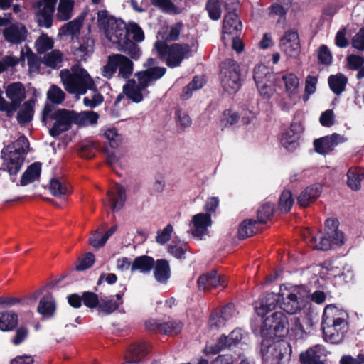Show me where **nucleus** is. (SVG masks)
<instances>
[{
	"mask_svg": "<svg viewBox=\"0 0 364 364\" xmlns=\"http://www.w3.org/2000/svg\"><path fill=\"white\" fill-rule=\"evenodd\" d=\"M279 296L269 293L261 299L259 306H255L258 319L252 322V328L255 333L263 337L261 352L264 364H285L289 359V344L279 339L287 333V320L282 312L277 311L267 316L276 306Z\"/></svg>",
	"mask_w": 364,
	"mask_h": 364,
	"instance_id": "nucleus-1",
	"label": "nucleus"
},
{
	"mask_svg": "<svg viewBox=\"0 0 364 364\" xmlns=\"http://www.w3.org/2000/svg\"><path fill=\"white\" fill-rule=\"evenodd\" d=\"M97 24L105 38L117 49L127 52L134 60L140 58V49L127 37V25L123 21L116 19L106 10H101L97 12Z\"/></svg>",
	"mask_w": 364,
	"mask_h": 364,
	"instance_id": "nucleus-2",
	"label": "nucleus"
},
{
	"mask_svg": "<svg viewBox=\"0 0 364 364\" xmlns=\"http://www.w3.org/2000/svg\"><path fill=\"white\" fill-rule=\"evenodd\" d=\"M146 70L136 74L137 82L134 80L129 81L123 87V92L132 102L139 103L144 97L149 95L147 87L152 86L166 73V69L156 65L155 60L149 58L144 63Z\"/></svg>",
	"mask_w": 364,
	"mask_h": 364,
	"instance_id": "nucleus-3",
	"label": "nucleus"
},
{
	"mask_svg": "<svg viewBox=\"0 0 364 364\" xmlns=\"http://www.w3.org/2000/svg\"><path fill=\"white\" fill-rule=\"evenodd\" d=\"M348 314L334 305L325 307L322 319L324 338L331 343H339L348 331Z\"/></svg>",
	"mask_w": 364,
	"mask_h": 364,
	"instance_id": "nucleus-4",
	"label": "nucleus"
},
{
	"mask_svg": "<svg viewBox=\"0 0 364 364\" xmlns=\"http://www.w3.org/2000/svg\"><path fill=\"white\" fill-rule=\"evenodd\" d=\"M60 76L65 90L77 96L85 95L87 90L95 87L89 73L78 65L72 66L70 70H62Z\"/></svg>",
	"mask_w": 364,
	"mask_h": 364,
	"instance_id": "nucleus-5",
	"label": "nucleus"
},
{
	"mask_svg": "<svg viewBox=\"0 0 364 364\" xmlns=\"http://www.w3.org/2000/svg\"><path fill=\"white\" fill-rule=\"evenodd\" d=\"M28 148V139L24 136H21L14 143L4 147L1 151L4 168H0V171L6 169L12 181H15V176L21 169Z\"/></svg>",
	"mask_w": 364,
	"mask_h": 364,
	"instance_id": "nucleus-6",
	"label": "nucleus"
},
{
	"mask_svg": "<svg viewBox=\"0 0 364 364\" xmlns=\"http://www.w3.org/2000/svg\"><path fill=\"white\" fill-rule=\"evenodd\" d=\"M304 237L312 248L318 250H328L333 245L341 246L345 243L344 235L338 228V221L333 218L326 220L325 232H319V241L309 230L304 234Z\"/></svg>",
	"mask_w": 364,
	"mask_h": 364,
	"instance_id": "nucleus-7",
	"label": "nucleus"
},
{
	"mask_svg": "<svg viewBox=\"0 0 364 364\" xmlns=\"http://www.w3.org/2000/svg\"><path fill=\"white\" fill-rule=\"evenodd\" d=\"M134 70L133 62L122 54H113L107 58V63L102 68V75L110 79L118 71V77L127 80L131 77Z\"/></svg>",
	"mask_w": 364,
	"mask_h": 364,
	"instance_id": "nucleus-8",
	"label": "nucleus"
},
{
	"mask_svg": "<svg viewBox=\"0 0 364 364\" xmlns=\"http://www.w3.org/2000/svg\"><path fill=\"white\" fill-rule=\"evenodd\" d=\"M154 46L159 56L171 68L178 66L183 59L191 55V50L188 45L173 44L168 47L164 41L158 40Z\"/></svg>",
	"mask_w": 364,
	"mask_h": 364,
	"instance_id": "nucleus-9",
	"label": "nucleus"
},
{
	"mask_svg": "<svg viewBox=\"0 0 364 364\" xmlns=\"http://www.w3.org/2000/svg\"><path fill=\"white\" fill-rule=\"evenodd\" d=\"M220 81L226 92L231 95L239 90L241 85L239 66L233 60H228L222 63Z\"/></svg>",
	"mask_w": 364,
	"mask_h": 364,
	"instance_id": "nucleus-10",
	"label": "nucleus"
},
{
	"mask_svg": "<svg viewBox=\"0 0 364 364\" xmlns=\"http://www.w3.org/2000/svg\"><path fill=\"white\" fill-rule=\"evenodd\" d=\"M51 118L55 122L49 132L53 137L59 136L70 129L73 124H75V112L73 110L58 109L51 115Z\"/></svg>",
	"mask_w": 364,
	"mask_h": 364,
	"instance_id": "nucleus-11",
	"label": "nucleus"
},
{
	"mask_svg": "<svg viewBox=\"0 0 364 364\" xmlns=\"http://www.w3.org/2000/svg\"><path fill=\"white\" fill-rule=\"evenodd\" d=\"M6 95L11 100V102L6 101V105H3V111L6 112L9 117H11L14 114L21 102L26 98V90L22 83L14 82L7 86Z\"/></svg>",
	"mask_w": 364,
	"mask_h": 364,
	"instance_id": "nucleus-12",
	"label": "nucleus"
},
{
	"mask_svg": "<svg viewBox=\"0 0 364 364\" xmlns=\"http://www.w3.org/2000/svg\"><path fill=\"white\" fill-rule=\"evenodd\" d=\"M57 0H38L33 4L38 25L50 28L53 24V15Z\"/></svg>",
	"mask_w": 364,
	"mask_h": 364,
	"instance_id": "nucleus-13",
	"label": "nucleus"
},
{
	"mask_svg": "<svg viewBox=\"0 0 364 364\" xmlns=\"http://www.w3.org/2000/svg\"><path fill=\"white\" fill-rule=\"evenodd\" d=\"M212 225L211 215L208 213H200L193 216L190 223V230L193 237L204 239L208 234V228Z\"/></svg>",
	"mask_w": 364,
	"mask_h": 364,
	"instance_id": "nucleus-14",
	"label": "nucleus"
},
{
	"mask_svg": "<svg viewBox=\"0 0 364 364\" xmlns=\"http://www.w3.org/2000/svg\"><path fill=\"white\" fill-rule=\"evenodd\" d=\"M244 338V333L241 329L232 331L228 336H222L219 338L216 345L208 344L205 348L207 354H216L226 347L237 344Z\"/></svg>",
	"mask_w": 364,
	"mask_h": 364,
	"instance_id": "nucleus-15",
	"label": "nucleus"
},
{
	"mask_svg": "<svg viewBox=\"0 0 364 364\" xmlns=\"http://www.w3.org/2000/svg\"><path fill=\"white\" fill-rule=\"evenodd\" d=\"M300 124L294 123L290 127L282 133L280 142L284 149L289 152H294L299 146V139L301 132Z\"/></svg>",
	"mask_w": 364,
	"mask_h": 364,
	"instance_id": "nucleus-16",
	"label": "nucleus"
},
{
	"mask_svg": "<svg viewBox=\"0 0 364 364\" xmlns=\"http://www.w3.org/2000/svg\"><path fill=\"white\" fill-rule=\"evenodd\" d=\"M107 200H103L105 205H109L114 212L120 210L126 200L124 188L119 183H115L108 190Z\"/></svg>",
	"mask_w": 364,
	"mask_h": 364,
	"instance_id": "nucleus-17",
	"label": "nucleus"
},
{
	"mask_svg": "<svg viewBox=\"0 0 364 364\" xmlns=\"http://www.w3.org/2000/svg\"><path fill=\"white\" fill-rule=\"evenodd\" d=\"M197 283L198 289L203 291H209L218 287H226V281L224 277L214 270L200 275Z\"/></svg>",
	"mask_w": 364,
	"mask_h": 364,
	"instance_id": "nucleus-18",
	"label": "nucleus"
},
{
	"mask_svg": "<svg viewBox=\"0 0 364 364\" xmlns=\"http://www.w3.org/2000/svg\"><path fill=\"white\" fill-rule=\"evenodd\" d=\"M307 301V298L295 293H290L287 296H284V294H282L280 307L287 314H294L303 309Z\"/></svg>",
	"mask_w": 364,
	"mask_h": 364,
	"instance_id": "nucleus-19",
	"label": "nucleus"
},
{
	"mask_svg": "<svg viewBox=\"0 0 364 364\" xmlns=\"http://www.w3.org/2000/svg\"><path fill=\"white\" fill-rule=\"evenodd\" d=\"M280 48L287 55L296 57L299 53V38L297 32L289 30L280 39Z\"/></svg>",
	"mask_w": 364,
	"mask_h": 364,
	"instance_id": "nucleus-20",
	"label": "nucleus"
},
{
	"mask_svg": "<svg viewBox=\"0 0 364 364\" xmlns=\"http://www.w3.org/2000/svg\"><path fill=\"white\" fill-rule=\"evenodd\" d=\"M3 36L8 43L18 45L26 39L27 29L21 23H11L3 30Z\"/></svg>",
	"mask_w": 364,
	"mask_h": 364,
	"instance_id": "nucleus-21",
	"label": "nucleus"
},
{
	"mask_svg": "<svg viewBox=\"0 0 364 364\" xmlns=\"http://www.w3.org/2000/svg\"><path fill=\"white\" fill-rule=\"evenodd\" d=\"M344 141V136L335 133L315 140L314 144L317 153L325 155L333 151L339 144Z\"/></svg>",
	"mask_w": 364,
	"mask_h": 364,
	"instance_id": "nucleus-22",
	"label": "nucleus"
},
{
	"mask_svg": "<svg viewBox=\"0 0 364 364\" xmlns=\"http://www.w3.org/2000/svg\"><path fill=\"white\" fill-rule=\"evenodd\" d=\"M73 53L77 61L85 60L94 51V41L89 37H83L72 45Z\"/></svg>",
	"mask_w": 364,
	"mask_h": 364,
	"instance_id": "nucleus-23",
	"label": "nucleus"
},
{
	"mask_svg": "<svg viewBox=\"0 0 364 364\" xmlns=\"http://www.w3.org/2000/svg\"><path fill=\"white\" fill-rule=\"evenodd\" d=\"M326 356L323 346L316 345L309 348L300 355V361L302 364H325L324 358Z\"/></svg>",
	"mask_w": 364,
	"mask_h": 364,
	"instance_id": "nucleus-24",
	"label": "nucleus"
},
{
	"mask_svg": "<svg viewBox=\"0 0 364 364\" xmlns=\"http://www.w3.org/2000/svg\"><path fill=\"white\" fill-rule=\"evenodd\" d=\"M282 80L284 84L285 92L290 100H295L299 98L300 93L299 80L292 73H284Z\"/></svg>",
	"mask_w": 364,
	"mask_h": 364,
	"instance_id": "nucleus-25",
	"label": "nucleus"
},
{
	"mask_svg": "<svg viewBox=\"0 0 364 364\" xmlns=\"http://www.w3.org/2000/svg\"><path fill=\"white\" fill-rule=\"evenodd\" d=\"M322 185L314 183L304 190L297 198V203L301 207H306L314 202L322 192Z\"/></svg>",
	"mask_w": 364,
	"mask_h": 364,
	"instance_id": "nucleus-26",
	"label": "nucleus"
},
{
	"mask_svg": "<svg viewBox=\"0 0 364 364\" xmlns=\"http://www.w3.org/2000/svg\"><path fill=\"white\" fill-rule=\"evenodd\" d=\"M148 344L144 341L135 342L130 345L125 355L129 363H136L147 353Z\"/></svg>",
	"mask_w": 364,
	"mask_h": 364,
	"instance_id": "nucleus-27",
	"label": "nucleus"
},
{
	"mask_svg": "<svg viewBox=\"0 0 364 364\" xmlns=\"http://www.w3.org/2000/svg\"><path fill=\"white\" fill-rule=\"evenodd\" d=\"M122 294L118 293L115 295H111L109 296H101L99 304V311L107 314L114 312L121 304H122Z\"/></svg>",
	"mask_w": 364,
	"mask_h": 364,
	"instance_id": "nucleus-28",
	"label": "nucleus"
},
{
	"mask_svg": "<svg viewBox=\"0 0 364 364\" xmlns=\"http://www.w3.org/2000/svg\"><path fill=\"white\" fill-rule=\"evenodd\" d=\"M154 276L157 282L165 284L171 276L168 262L165 259H159L154 262Z\"/></svg>",
	"mask_w": 364,
	"mask_h": 364,
	"instance_id": "nucleus-29",
	"label": "nucleus"
},
{
	"mask_svg": "<svg viewBox=\"0 0 364 364\" xmlns=\"http://www.w3.org/2000/svg\"><path fill=\"white\" fill-rule=\"evenodd\" d=\"M346 184L352 190L360 188L361 183L364 179V169L358 167L350 168L346 173Z\"/></svg>",
	"mask_w": 364,
	"mask_h": 364,
	"instance_id": "nucleus-30",
	"label": "nucleus"
},
{
	"mask_svg": "<svg viewBox=\"0 0 364 364\" xmlns=\"http://www.w3.org/2000/svg\"><path fill=\"white\" fill-rule=\"evenodd\" d=\"M56 309L55 301L51 294H48L41 299L37 311L45 318L53 316Z\"/></svg>",
	"mask_w": 364,
	"mask_h": 364,
	"instance_id": "nucleus-31",
	"label": "nucleus"
},
{
	"mask_svg": "<svg viewBox=\"0 0 364 364\" xmlns=\"http://www.w3.org/2000/svg\"><path fill=\"white\" fill-rule=\"evenodd\" d=\"M242 28L241 21L238 19L235 12L228 13L223 20V33L224 34H233L240 31Z\"/></svg>",
	"mask_w": 364,
	"mask_h": 364,
	"instance_id": "nucleus-32",
	"label": "nucleus"
},
{
	"mask_svg": "<svg viewBox=\"0 0 364 364\" xmlns=\"http://www.w3.org/2000/svg\"><path fill=\"white\" fill-rule=\"evenodd\" d=\"M41 171V165L40 163H33L30 165L21 176L20 181L21 186H26L30 183L38 180Z\"/></svg>",
	"mask_w": 364,
	"mask_h": 364,
	"instance_id": "nucleus-33",
	"label": "nucleus"
},
{
	"mask_svg": "<svg viewBox=\"0 0 364 364\" xmlns=\"http://www.w3.org/2000/svg\"><path fill=\"white\" fill-rule=\"evenodd\" d=\"M74 0H60L57 8L56 17L60 21H67L72 17Z\"/></svg>",
	"mask_w": 364,
	"mask_h": 364,
	"instance_id": "nucleus-34",
	"label": "nucleus"
},
{
	"mask_svg": "<svg viewBox=\"0 0 364 364\" xmlns=\"http://www.w3.org/2000/svg\"><path fill=\"white\" fill-rule=\"evenodd\" d=\"M154 260L149 256H141L136 257L132 262L131 270L132 272L138 270L142 273L149 272L153 269Z\"/></svg>",
	"mask_w": 364,
	"mask_h": 364,
	"instance_id": "nucleus-35",
	"label": "nucleus"
},
{
	"mask_svg": "<svg viewBox=\"0 0 364 364\" xmlns=\"http://www.w3.org/2000/svg\"><path fill=\"white\" fill-rule=\"evenodd\" d=\"M35 100L33 99L26 101L20 108L17 115L18 122L21 124L28 123L33 119Z\"/></svg>",
	"mask_w": 364,
	"mask_h": 364,
	"instance_id": "nucleus-36",
	"label": "nucleus"
},
{
	"mask_svg": "<svg viewBox=\"0 0 364 364\" xmlns=\"http://www.w3.org/2000/svg\"><path fill=\"white\" fill-rule=\"evenodd\" d=\"M99 119L97 113L93 111L75 112V124L82 127L95 124Z\"/></svg>",
	"mask_w": 364,
	"mask_h": 364,
	"instance_id": "nucleus-37",
	"label": "nucleus"
},
{
	"mask_svg": "<svg viewBox=\"0 0 364 364\" xmlns=\"http://www.w3.org/2000/svg\"><path fill=\"white\" fill-rule=\"evenodd\" d=\"M49 191L50 194L56 198H60L70 193L68 184L63 180L56 178L50 179Z\"/></svg>",
	"mask_w": 364,
	"mask_h": 364,
	"instance_id": "nucleus-38",
	"label": "nucleus"
},
{
	"mask_svg": "<svg viewBox=\"0 0 364 364\" xmlns=\"http://www.w3.org/2000/svg\"><path fill=\"white\" fill-rule=\"evenodd\" d=\"M272 69L263 64H259L254 69V80L255 84L272 80Z\"/></svg>",
	"mask_w": 364,
	"mask_h": 364,
	"instance_id": "nucleus-39",
	"label": "nucleus"
},
{
	"mask_svg": "<svg viewBox=\"0 0 364 364\" xmlns=\"http://www.w3.org/2000/svg\"><path fill=\"white\" fill-rule=\"evenodd\" d=\"M347 82V78L342 74L331 75L328 80L330 89L336 95H340L344 91Z\"/></svg>",
	"mask_w": 364,
	"mask_h": 364,
	"instance_id": "nucleus-40",
	"label": "nucleus"
},
{
	"mask_svg": "<svg viewBox=\"0 0 364 364\" xmlns=\"http://www.w3.org/2000/svg\"><path fill=\"white\" fill-rule=\"evenodd\" d=\"M18 323L17 315L12 311H6L0 314V330L3 331L13 329Z\"/></svg>",
	"mask_w": 364,
	"mask_h": 364,
	"instance_id": "nucleus-41",
	"label": "nucleus"
},
{
	"mask_svg": "<svg viewBox=\"0 0 364 364\" xmlns=\"http://www.w3.org/2000/svg\"><path fill=\"white\" fill-rule=\"evenodd\" d=\"M20 60L23 63L27 61L30 71L36 72L38 70L39 61L36 55L26 46L21 49Z\"/></svg>",
	"mask_w": 364,
	"mask_h": 364,
	"instance_id": "nucleus-42",
	"label": "nucleus"
},
{
	"mask_svg": "<svg viewBox=\"0 0 364 364\" xmlns=\"http://www.w3.org/2000/svg\"><path fill=\"white\" fill-rule=\"evenodd\" d=\"M188 250V245L184 241L173 240L168 246V252L177 259H183Z\"/></svg>",
	"mask_w": 364,
	"mask_h": 364,
	"instance_id": "nucleus-43",
	"label": "nucleus"
},
{
	"mask_svg": "<svg viewBox=\"0 0 364 364\" xmlns=\"http://www.w3.org/2000/svg\"><path fill=\"white\" fill-rule=\"evenodd\" d=\"M82 26V21L80 19H75L64 24L59 32L61 36H70L73 39L80 33Z\"/></svg>",
	"mask_w": 364,
	"mask_h": 364,
	"instance_id": "nucleus-44",
	"label": "nucleus"
},
{
	"mask_svg": "<svg viewBox=\"0 0 364 364\" xmlns=\"http://www.w3.org/2000/svg\"><path fill=\"white\" fill-rule=\"evenodd\" d=\"M274 205L270 202L263 203L257 210V220L259 223H266L273 215Z\"/></svg>",
	"mask_w": 364,
	"mask_h": 364,
	"instance_id": "nucleus-45",
	"label": "nucleus"
},
{
	"mask_svg": "<svg viewBox=\"0 0 364 364\" xmlns=\"http://www.w3.org/2000/svg\"><path fill=\"white\" fill-rule=\"evenodd\" d=\"M205 80L201 76L195 77L193 80L183 89L182 97L188 99L192 95V92L198 90L203 87Z\"/></svg>",
	"mask_w": 364,
	"mask_h": 364,
	"instance_id": "nucleus-46",
	"label": "nucleus"
},
{
	"mask_svg": "<svg viewBox=\"0 0 364 364\" xmlns=\"http://www.w3.org/2000/svg\"><path fill=\"white\" fill-rule=\"evenodd\" d=\"M181 26L179 24H176L171 27L162 28L158 33V35L165 41H175L180 34Z\"/></svg>",
	"mask_w": 364,
	"mask_h": 364,
	"instance_id": "nucleus-47",
	"label": "nucleus"
},
{
	"mask_svg": "<svg viewBox=\"0 0 364 364\" xmlns=\"http://www.w3.org/2000/svg\"><path fill=\"white\" fill-rule=\"evenodd\" d=\"M256 86L259 95L264 100L270 99L276 92L273 80L256 84Z\"/></svg>",
	"mask_w": 364,
	"mask_h": 364,
	"instance_id": "nucleus-48",
	"label": "nucleus"
},
{
	"mask_svg": "<svg viewBox=\"0 0 364 364\" xmlns=\"http://www.w3.org/2000/svg\"><path fill=\"white\" fill-rule=\"evenodd\" d=\"M238 114L231 109L225 110L220 117V126L223 128L228 127L235 124L239 120Z\"/></svg>",
	"mask_w": 364,
	"mask_h": 364,
	"instance_id": "nucleus-49",
	"label": "nucleus"
},
{
	"mask_svg": "<svg viewBox=\"0 0 364 364\" xmlns=\"http://www.w3.org/2000/svg\"><path fill=\"white\" fill-rule=\"evenodd\" d=\"M92 92L83 99L85 106L90 108H95L100 105L104 101L103 96L95 87L92 90Z\"/></svg>",
	"mask_w": 364,
	"mask_h": 364,
	"instance_id": "nucleus-50",
	"label": "nucleus"
},
{
	"mask_svg": "<svg viewBox=\"0 0 364 364\" xmlns=\"http://www.w3.org/2000/svg\"><path fill=\"white\" fill-rule=\"evenodd\" d=\"M183 323L178 320L170 321L163 323L161 333L166 335H176L181 332Z\"/></svg>",
	"mask_w": 364,
	"mask_h": 364,
	"instance_id": "nucleus-51",
	"label": "nucleus"
},
{
	"mask_svg": "<svg viewBox=\"0 0 364 364\" xmlns=\"http://www.w3.org/2000/svg\"><path fill=\"white\" fill-rule=\"evenodd\" d=\"M63 55L59 50H53L44 56L43 62L49 67L55 68L60 67L62 63Z\"/></svg>",
	"mask_w": 364,
	"mask_h": 364,
	"instance_id": "nucleus-52",
	"label": "nucleus"
},
{
	"mask_svg": "<svg viewBox=\"0 0 364 364\" xmlns=\"http://www.w3.org/2000/svg\"><path fill=\"white\" fill-rule=\"evenodd\" d=\"M256 221L253 220H245L240 225L238 229L239 237L242 239L252 236L254 232V225Z\"/></svg>",
	"mask_w": 364,
	"mask_h": 364,
	"instance_id": "nucleus-53",
	"label": "nucleus"
},
{
	"mask_svg": "<svg viewBox=\"0 0 364 364\" xmlns=\"http://www.w3.org/2000/svg\"><path fill=\"white\" fill-rule=\"evenodd\" d=\"M47 97L53 104H60L65 99L64 92L58 86L52 85L48 92Z\"/></svg>",
	"mask_w": 364,
	"mask_h": 364,
	"instance_id": "nucleus-54",
	"label": "nucleus"
},
{
	"mask_svg": "<svg viewBox=\"0 0 364 364\" xmlns=\"http://www.w3.org/2000/svg\"><path fill=\"white\" fill-rule=\"evenodd\" d=\"M36 47L39 53H43L53 47V41L47 35H41L36 41Z\"/></svg>",
	"mask_w": 364,
	"mask_h": 364,
	"instance_id": "nucleus-55",
	"label": "nucleus"
},
{
	"mask_svg": "<svg viewBox=\"0 0 364 364\" xmlns=\"http://www.w3.org/2000/svg\"><path fill=\"white\" fill-rule=\"evenodd\" d=\"M294 204L292 193L289 190H284L279 198V208L283 212H288Z\"/></svg>",
	"mask_w": 364,
	"mask_h": 364,
	"instance_id": "nucleus-56",
	"label": "nucleus"
},
{
	"mask_svg": "<svg viewBox=\"0 0 364 364\" xmlns=\"http://www.w3.org/2000/svg\"><path fill=\"white\" fill-rule=\"evenodd\" d=\"M104 136L109 141V145L112 148L117 147L122 141L121 135L118 134L117 129L114 127L105 129Z\"/></svg>",
	"mask_w": 364,
	"mask_h": 364,
	"instance_id": "nucleus-57",
	"label": "nucleus"
},
{
	"mask_svg": "<svg viewBox=\"0 0 364 364\" xmlns=\"http://www.w3.org/2000/svg\"><path fill=\"white\" fill-rule=\"evenodd\" d=\"M131 36L133 41L136 43L144 40V33L142 29L135 23L127 25V36Z\"/></svg>",
	"mask_w": 364,
	"mask_h": 364,
	"instance_id": "nucleus-58",
	"label": "nucleus"
},
{
	"mask_svg": "<svg viewBox=\"0 0 364 364\" xmlns=\"http://www.w3.org/2000/svg\"><path fill=\"white\" fill-rule=\"evenodd\" d=\"M318 79L316 77L308 75L305 81V95L302 99L304 102H307L309 99V95L314 94L316 90V85Z\"/></svg>",
	"mask_w": 364,
	"mask_h": 364,
	"instance_id": "nucleus-59",
	"label": "nucleus"
},
{
	"mask_svg": "<svg viewBox=\"0 0 364 364\" xmlns=\"http://www.w3.org/2000/svg\"><path fill=\"white\" fill-rule=\"evenodd\" d=\"M117 227L116 225L110 228L106 233L101 237L100 242H97V237L95 235H92L90 238V244L95 249L100 248L103 247L107 242V240L112 235L115 231L117 230Z\"/></svg>",
	"mask_w": 364,
	"mask_h": 364,
	"instance_id": "nucleus-60",
	"label": "nucleus"
},
{
	"mask_svg": "<svg viewBox=\"0 0 364 364\" xmlns=\"http://www.w3.org/2000/svg\"><path fill=\"white\" fill-rule=\"evenodd\" d=\"M206 9L211 19L216 21L220 18L221 10L219 0H208L206 4Z\"/></svg>",
	"mask_w": 364,
	"mask_h": 364,
	"instance_id": "nucleus-61",
	"label": "nucleus"
},
{
	"mask_svg": "<svg viewBox=\"0 0 364 364\" xmlns=\"http://www.w3.org/2000/svg\"><path fill=\"white\" fill-rule=\"evenodd\" d=\"M318 62L323 65H330L332 62V55L326 45L321 46L317 51Z\"/></svg>",
	"mask_w": 364,
	"mask_h": 364,
	"instance_id": "nucleus-62",
	"label": "nucleus"
},
{
	"mask_svg": "<svg viewBox=\"0 0 364 364\" xmlns=\"http://www.w3.org/2000/svg\"><path fill=\"white\" fill-rule=\"evenodd\" d=\"M94 262L95 255L92 252H87L78 259V264L75 268L78 271H83L91 267Z\"/></svg>",
	"mask_w": 364,
	"mask_h": 364,
	"instance_id": "nucleus-63",
	"label": "nucleus"
},
{
	"mask_svg": "<svg viewBox=\"0 0 364 364\" xmlns=\"http://www.w3.org/2000/svg\"><path fill=\"white\" fill-rule=\"evenodd\" d=\"M289 9V8L286 7L285 5H282L277 1L274 3L270 7H269V15L270 16H278V23H279L281 19H282L284 17L286 12Z\"/></svg>",
	"mask_w": 364,
	"mask_h": 364,
	"instance_id": "nucleus-64",
	"label": "nucleus"
}]
</instances>
